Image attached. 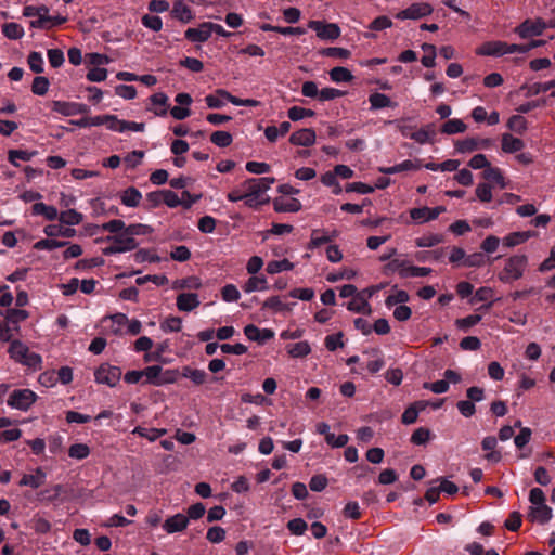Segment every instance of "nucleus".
<instances>
[{"label":"nucleus","mask_w":555,"mask_h":555,"mask_svg":"<svg viewBox=\"0 0 555 555\" xmlns=\"http://www.w3.org/2000/svg\"><path fill=\"white\" fill-rule=\"evenodd\" d=\"M27 63L29 65V68L34 73L40 74L43 72V59H42L41 53L36 52V51L30 52L27 57Z\"/></svg>","instance_id":"obj_56"},{"label":"nucleus","mask_w":555,"mask_h":555,"mask_svg":"<svg viewBox=\"0 0 555 555\" xmlns=\"http://www.w3.org/2000/svg\"><path fill=\"white\" fill-rule=\"evenodd\" d=\"M435 129L433 124H428L420 130L410 134V138L418 144L431 143L435 135Z\"/></svg>","instance_id":"obj_29"},{"label":"nucleus","mask_w":555,"mask_h":555,"mask_svg":"<svg viewBox=\"0 0 555 555\" xmlns=\"http://www.w3.org/2000/svg\"><path fill=\"white\" fill-rule=\"evenodd\" d=\"M105 241L114 243L118 248H122V253L133 250L139 245L135 238L130 237L126 230L119 234L107 236Z\"/></svg>","instance_id":"obj_16"},{"label":"nucleus","mask_w":555,"mask_h":555,"mask_svg":"<svg viewBox=\"0 0 555 555\" xmlns=\"http://www.w3.org/2000/svg\"><path fill=\"white\" fill-rule=\"evenodd\" d=\"M49 79L44 76H37L33 80L31 91L36 95H44L49 90Z\"/></svg>","instance_id":"obj_51"},{"label":"nucleus","mask_w":555,"mask_h":555,"mask_svg":"<svg viewBox=\"0 0 555 555\" xmlns=\"http://www.w3.org/2000/svg\"><path fill=\"white\" fill-rule=\"evenodd\" d=\"M201 305L198 295L195 293H181L177 297V308L180 311L190 312Z\"/></svg>","instance_id":"obj_18"},{"label":"nucleus","mask_w":555,"mask_h":555,"mask_svg":"<svg viewBox=\"0 0 555 555\" xmlns=\"http://www.w3.org/2000/svg\"><path fill=\"white\" fill-rule=\"evenodd\" d=\"M506 42L503 41H489L482 44L479 50V54L490 56H502L505 55Z\"/></svg>","instance_id":"obj_27"},{"label":"nucleus","mask_w":555,"mask_h":555,"mask_svg":"<svg viewBox=\"0 0 555 555\" xmlns=\"http://www.w3.org/2000/svg\"><path fill=\"white\" fill-rule=\"evenodd\" d=\"M480 321H481V315L480 314H469V315H467L465 318L457 319L455 321V324H456V326L460 330L466 331L469 327L478 324Z\"/></svg>","instance_id":"obj_62"},{"label":"nucleus","mask_w":555,"mask_h":555,"mask_svg":"<svg viewBox=\"0 0 555 555\" xmlns=\"http://www.w3.org/2000/svg\"><path fill=\"white\" fill-rule=\"evenodd\" d=\"M287 352L293 358L306 357L311 352L310 345L307 341H299L287 346Z\"/></svg>","instance_id":"obj_41"},{"label":"nucleus","mask_w":555,"mask_h":555,"mask_svg":"<svg viewBox=\"0 0 555 555\" xmlns=\"http://www.w3.org/2000/svg\"><path fill=\"white\" fill-rule=\"evenodd\" d=\"M547 28L546 22L542 18L526 20L515 28V33L522 39L540 36Z\"/></svg>","instance_id":"obj_6"},{"label":"nucleus","mask_w":555,"mask_h":555,"mask_svg":"<svg viewBox=\"0 0 555 555\" xmlns=\"http://www.w3.org/2000/svg\"><path fill=\"white\" fill-rule=\"evenodd\" d=\"M444 211H446V208L443 206H437L434 208H429V207L412 208L410 210V217L417 223H424V222H428V221L437 219L439 217V215Z\"/></svg>","instance_id":"obj_10"},{"label":"nucleus","mask_w":555,"mask_h":555,"mask_svg":"<svg viewBox=\"0 0 555 555\" xmlns=\"http://www.w3.org/2000/svg\"><path fill=\"white\" fill-rule=\"evenodd\" d=\"M525 143L522 140L513 137L509 133L502 134V150L505 153H516L524 149Z\"/></svg>","instance_id":"obj_28"},{"label":"nucleus","mask_w":555,"mask_h":555,"mask_svg":"<svg viewBox=\"0 0 555 555\" xmlns=\"http://www.w3.org/2000/svg\"><path fill=\"white\" fill-rule=\"evenodd\" d=\"M43 232L49 237L54 236H64V237H73L76 234V230L73 228H63L59 224H49L46 225Z\"/></svg>","instance_id":"obj_34"},{"label":"nucleus","mask_w":555,"mask_h":555,"mask_svg":"<svg viewBox=\"0 0 555 555\" xmlns=\"http://www.w3.org/2000/svg\"><path fill=\"white\" fill-rule=\"evenodd\" d=\"M36 154V152H28V151H23V150H10L9 153H8V158H9V162L17 167L18 166V163L17 160H24V162H28L31 159V157Z\"/></svg>","instance_id":"obj_45"},{"label":"nucleus","mask_w":555,"mask_h":555,"mask_svg":"<svg viewBox=\"0 0 555 555\" xmlns=\"http://www.w3.org/2000/svg\"><path fill=\"white\" fill-rule=\"evenodd\" d=\"M528 267V257L525 254H516L505 260L504 268L498 278L503 283H513L521 279Z\"/></svg>","instance_id":"obj_2"},{"label":"nucleus","mask_w":555,"mask_h":555,"mask_svg":"<svg viewBox=\"0 0 555 555\" xmlns=\"http://www.w3.org/2000/svg\"><path fill=\"white\" fill-rule=\"evenodd\" d=\"M221 296L224 301L233 302L240 299L241 294L235 285L227 284L222 287Z\"/></svg>","instance_id":"obj_60"},{"label":"nucleus","mask_w":555,"mask_h":555,"mask_svg":"<svg viewBox=\"0 0 555 555\" xmlns=\"http://www.w3.org/2000/svg\"><path fill=\"white\" fill-rule=\"evenodd\" d=\"M293 268H294L293 262H291L287 259H283V260H274V261L268 262L266 270L269 274H276L282 271L293 270Z\"/></svg>","instance_id":"obj_39"},{"label":"nucleus","mask_w":555,"mask_h":555,"mask_svg":"<svg viewBox=\"0 0 555 555\" xmlns=\"http://www.w3.org/2000/svg\"><path fill=\"white\" fill-rule=\"evenodd\" d=\"M369 102L371 104L372 111L382 109L385 107L395 108L398 105L396 102H392L388 95L379 92L372 93L369 96Z\"/></svg>","instance_id":"obj_23"},{"label":"nucleus","mask_w":555,"mask_h":555,"mask_svg":"<svg viewBox=\"0 0 555 555\" xmlns=\"http://www.w3.org/2000/svg\"><path fill=\"white\" fill-rule=\"evenodd\" d=\"M31 212L35 216L41 215L49 221H53L59 218L57 209L54 206L47 205L42 202L35 203L31 207Z\"/></svg>","instance_id":"obj_24"},{"label":"nucleus","mask_w":555,"mask_h":555,"mask_svg":"<svg viewBox=\"0 0 555 555\" xmlns=\"http://www.w3.org/2000/svg\"><path fill=\"white\" fill-rule=\"evenodd\" d=\"M52 111L60 113L64 116H74L85 114L88 112V106L81 103L66 102V101H52Z\"/></svg>","instance_id":"obj_11"},{"label":"nucleus","mask_w":555,"mask_h":555,"mask_svg":"<svg viewBox=\"0 0 555 555\" xmlns=\"http://www.w3.org/2000/svg\"><path fill=\"white\" fill-rule=\"evenodd\" d=\"M330 78L334 82H349L353 79V75L346 67H334L330 70Z\"/></svg>","instance_id":"obj_38"},{"label":"nucleus","mask_w":555,"mask_h":555,"mask_svg":"<svg viewBox=\"0 0 555 555\" xmlns=\"http://www.w3.org/2000/svg\"><path fill=\"white\" fill-rule=\"evenodd\" d=\"M409 294L405 291L400 289L397 291L395 294L389 295L385 300V305L388 308H391L395 305L404 304L409 301Z\"/></svg>","instance_id":"obj_59"},{"label":"nucleus","mask_w":555,"mask_h":555,"mask_svg":"<svg viewBox=\"0 0 555 555\" xmlns=\"http://www.w3.org/2000/svg\"><path fill=\"white\" fill-rule=\"evenodd\" d=\"M120 199L127 207H137L142 199V194L138 189L130 186L122 192Z\"/></svg>","instance_id":"obj_31"},{"label":"nucleus","mask_w":555,"mask_h":555,"mask_svg":"<svg viewBox=\"0 0 555 555\" xmlns=\"http://www.w3.org/2000/svg\"><path fill=\"white\" fill-rule=\"evenodd\" d=\"M317 135L313 129L311 128H304L300 129L289 137V142L293 145L297 146H311L315 143Z\"/></svg>","instance_id":"obj_13"},{"label":"nucleus","mask_w":555,"mask_h":555,"mask_svg":"<svg viewBox=\"0 0 555 555\" xmlns=\"http://www.w3.org/2000/svg\"><path fill=\"white\" fill-rule=\"evenodd\" d=\"M23 14L27 17H38L30 22V27L33 28H48V22L52 21V17L49 15V9L46 5H27L23 10Z\"/></svg>","instance_id":"obj_7"},{"label":"nucleus","mask_w":555,"mask_h":555,"mask_svg":"<svg viewBox=\"0 0 555 555\" xmlns=\"http://www.w3.org/2000/svg\"><path fill=\"white\" fill-rule=\"evenodd\" d=\"M315 113L312 109H307L299 106H292L288 112L287 116L293 121L301 120L306 117H313Z\"/></svg>","instance_id":"obj_52"},{"label":"nucleus","mask_w":555,"mask_h":555,"mask_svg":"<svg viewBox=\"0 0 555 555\" xmlns=\"http://www.w3.org/2000/svg\"><path fill=\"white\" fill-rule=\"evenodd\" d=\"M8 353L12 360L33 370H40L42 358L20 339H13L9 346Z\"/></svg>","instance_id":"obj_1"},{"label":"nucleus","mask_w":555,"mask_h":555,"mask_svg":"<svg viewBox=\"0 0 555 555\" xmlns=\"http://www.w3.org/2000/svg\"><path fill=\"white\" fill-rule=\"evenodd\" d=\"M206 538L211 543H220L225 538V530L219 526H214L208 529Z\"/></svg>","instance_id":"obj_63"},{"label":"nucleus","mask_w":555,"mask_h":555,"mask_svg":"<svg viewBox=\"0 0 555 555\" xmlns=\"http://www.w3.org/2000/svg\"><path fill=\"white\" fill-rule=\"evenodd\" d=\"M530 236V232H513L503 238V244L507 247H514L525 243Z\"/></svg>","instance_id":"obj_42"},{"label":"nucleus","mask_w":555,"mask_h":555,"mask_svg":"<svg viewBox=\"0 0 555 555\" xmlns=\"http://www.w3.org/2000/svg\"><path fill=\"white\" fill-rule=\"evenodd\" d=\"M28 318V312L23 309H8L5 311V321L8 323L18 324Z\"/></svg>","instance_id":"obj_57"},{"label":"nucleus","mask_w":555,"mask_h":555,"mask_svg":"<svg viewBox=\"0 0 555 555\" xmlns=\"http://www.w3.org/2000/svg\"><path fill=\"white\" fill-rule=\"evenodd\" d=\"M46 481V473L42 468H37L36 474H25L20 480V486H27L33 489H37L42 486Z\"/></svg>","instance_id":"obj_20"},{"label":"nucleus","mask_w":555,"mask_h":555,"mask_svg":"<svg viewBox=\"0 0 555 555\" xmlns=\"http://www.w3.org/2000/svg\"><path fill=\"white\" fill-rule=\"evenodd\" d=\"M308 27L314 30L317 36L322 40H335L340 36V28L334 23L310 21Z\"/></svg>","instance_id":"obj_8"},{"label":"nucleus","mask_w":555,"mask_h":555,"mask_svg":"<svg viewBox=\"0 0 555 555\" xmlns=\"http://www.w3.org/2000/svg\"><path fill=\"white\" fill-rule=\"evenodd\" d=\"M507 127L521 134L527 130V120L521 115H513L507 121Z\"/></svg>","instance_id":"obj_55"},{"label":"nucleus","mask_w":555,"mask_h":555,"mask_svg":"<svg viewBox=\"0 0 555 555\" xmlns=\"http://www.w3.org/2000/svg\"><path fill=\"white\" fill-rule=\"evenodd\" d=\"M553 516L552 508L546 503L529 507L528 519L541 525L547 524Z\"/></svg>","instance_id":"obj_12"},{"label":"nucleus","mask_w":555,"mask_h":555,"mask_svg":"<svg viewBox=\"0 0 555 555\" xmlns=\"http://www.w3.org/2000/svg\"><path fill=\"white\" fill-rule=\"evenodd\" d=\"M188 524L189 518L184 514L178 513L165 520L163 529L171 534L183 531L188 527Z\"/></svg>","instance_id":"obj_17"},{"label":"nucleus","mask_w":555,"mask_h":555,"mask_svg":"<svg viewBox=\"0 0 555 555\" xmlns=\"http://www.w3.org/2000/svg\"><path fill=\"white\" fill-rule=\"evenodd\" d=\"M121 371L117 366L102 364L94 373L95 382L99 384L115 387L120 380Z\"/></svg>","instance_id":"obj_5"},{"label":"nucleus","mask_w":555,"mask_h":555,"mask_svg":"<svg viewBox=\"0 0 555 555\" xmlns=\"http://www.w3.org/2000/svg\"><path fill=\"white\" fill-rule=\"evenodd\" d=\"M37 395L28 388L13 390L7 400V404L15 410L28 411L37 401Z\"/></svg>","instance_id":"obj_3"},{"label":"nucleus","mask_w":555,"mask_h":555,"mask_svg":"<svg viewBox=\"0 0 555 555\" xmlns=\"http://www.w3.org/2000/svg\"><path fill=\"white\" fill-rule=\"evenodd\" d=\"M217 93L222 96L224 100L229 101L230 103H232L233 105H236V106H249V107H255V106H258L259 105V102L257 100H254V99H238L232 94H230L228 91L223 90V89H218L217 90Z\"/></svg>","instance_id":"obj_35"},{"label":"nucleus","mask_w":555,"mask_h":555,"mask_svg":"<svg viewBox=\"0 0 555 555\" xmlns=\"http://www.w3.org/2000/svg\"><path fill=\"white\" fill-rule=\"evenodd\" d=\"M433 12L430 4L426 2L413 3L405 10L400 11L396 17L399 20H417L429 15Z\"/></svg>","instance_id":"obj_9"},{"label":"nucleus","mask_w":555,"mask_h":555,"mask_svg":"<svg viewBox=\"0 0 555 555\" xmlns=\"http://www.w3.org/2000/svg\"><path fill=\"white\" fill-rule=\"evenodd\" d=\"M90 454V448L85 443L72 444L68 449V455L72 459L83 460Z\"/></svg>","instance_id":"obj_49"},{"label":"nucleus","mask_w":555,"mask_h":555,"mask_svg":"<svg viewBox=\"0 0 555 555\" xmlns=\"http://www.w3.org/2000/svg\"><path fill=\"white\" fill-rule=\"evenodd\" d=\"M347 309L357 313L371 314L372 308L363 294H357L347 305Z\"/></svg>","instance_id":"obj_19"},{"label":"nucleus","mask_w":555,"mask_h":555,"mask_svg":"<svg viewBox=\"0 0 555 555\" xmlns=\"http://www.w3.org/2000/svg\"><path fill=\"white\" fill-rule=\"evenodd\" d=\"M483 178L498 183L501 189L505 188V179L502 171L496 167H488L483 172Z\"/></svg>","instance_id":"obj_53"},{"label":"nucleus","mask_w":555,"mask_h":555,"mask_svg":"<svg viewBox=\"0 0 555 555\" xmlns=\"http://www.w3.org/2000/svg\"><path fill=\"white\" fill-rule=\"evenodd\" d=\"M269 288L268 281L264 276L253 275L243 285V291L247 294L254 292H263Z\"/></svg>","instance_id":"obj_22"},{"label":"nucleus","mask_w":555,"mask_h":555,"mask_svg":"<svg viewBox=\"0 0 555 555\" xmlns=\"http://www.w3.org/2000/svg\"><path fill=\"white\" fill-rule=\"evenodd\" d=\"M466 129H467V126L463 120L454 118V119L447 120L442 125L440 131L444 134L451 135V134H456V133H463L466 131Z\"/></svg>","instance_id":"obj_33"},{"label":"nucleus","mask_w":555,"mask_h":555,"mask_svg":"<svg viewBox=\"0 0 555 555\" xmlns=\"http://www.w3.org/2000/svg\"><path fill=\"white\" fill-rule=\"evenodd\" d=\"M210 141L219 147H227L232 143L233 138L228 131H215L210 135Z\"/></svg>","instance_id":"obj_47"},{"label":"nucleus","mask_w":555,"mask_h":555,"mask_svg":"<svg viewBox=\"0 0 555 555\" xmlns=\"http://www.w3.org/2000/svg\"><path fill=\"white\" fill-rule=\"evenodd\" d=\"M143 371V377L146 378L145 383L162 386L160 382V374H162V366L159 365H152L147 366Z\"/></svg>","instance_id":"obj_40"},{"label":"nucleus","mask_w":555,"mask_h":555,"mask_svg":"<svg viewBox=\"0 0 555 555\" xmlns=\"http://www.w3.org/2000/svg\"><path fill=\"white\" fill-rule=\"evenodd\" d=\"M59 220L61 223L66 225H77L80 224L83 220V215L81 212H78L75 209H68L65 211H62L59 215Z\"/></svg>","instance_id":"obj_37"},{"label":"nucleus","mask_w":555,"mask_h":555,"mask_svg":"<svg viewBox=\"0 0 555 555\" xmlns=\"http://www.w3.org/2000/svg\"><path fill=\"white\" fill-rule=\"evenodd\" d=\"M477 150V138H465L455 143V151L461 154L472 153Z\"/></svg>","instance_id":"obj_44"},{"label":"nucleus","mask_w":555,"mask_h":555,"mask_svg":"<svg viewBox=\"0 0 555 555\" xmlns=\"http://www.w3.org/2000/svg\"><path fill=\"white\" fill-rule=\"evenodd\" d=\"M172 15L183 23H188L193 20V13L191 9L182 1H176L171 11Z\"/></svg>","instance_id":"obj_36"},{"label":"nucleus","mask_w":555,"mask_h":555,"mask_svg":"<svg viewBox=\"0 0 555 555\" xmlns=\"http://www.w3.org/2000/svg\"><path fill=\"white\" fill-rule=\"evenodd\" d=\"M185 38L192 42H205L211 36L210 22H204L196 28H188L184 34Z\"/></svg>","instance_id":"obj_15"},{"label":"nucleus","mask_w":555,"mask_h":555,"mask_svg":"<svg viewBox=\"0 0 555 555\" xmlns=\"http://www.w3.org/2000/svg\"><path fill=\"white\" fill-rule=\"evenodd\" d=\"M274 181V178L269 177L250 178L245 180L242 183V188L244 189V197L255 196L258 198H263L264 193L271 188Z\"/></svg>","instance_id":"obj_4"},{"label":"nucleus","mask_w":555,"mask_h":555,"mask_svg":"<svg viewBox=\"0 0 555 555\" xmlns=\"http://www.w3.org/2000/svg\"><path fill=\"white\" fill-rule=\"evenodd\" d=\"M426 408V403L418 401L406 408L402 414L401 421L405 425H410L416 422L420 411Z\"/></svg>","instance_id":"obj_30"},{"label":"nucleus","mask_w":555,"mask_h":555,"mask_svg":"<svg viewBox=\"0 0 555 555\" xmlns=\"http://www.w3.org/2000/svg\"><path fill=\"white\" fill-rule=\"evenodd\" d=\"M430 272H431L430 268L408 264L406 269H403V271L401 272V278L408 279V278L426 276Z\"/></svg>","instance_id":"obj_50"},{"label":"nucleus","mask_w":555,"mask_h":555,"mask_svg":"<svg viewBox=\"0 0 555 555\" xmlns=\"http://www.w3.org/2000/svg\"><path fill=\"white\" fill-rule=\"evenodd\" d=\"M3 35L9 39H20L24 36L23 27L17 23H7L2 27Z\"/></svg>","instance_id":"obj_43"},{"label":"nucleus","mask_w":555,"mask_h":555,"mask_svg":"<svg viewBox=\"0 0 555 555\" xmlns=\"http://www.w3.org/2000/svg\"><path fill=\"white\" fill-rule=\"evenodd\" d=\"M443 241L442 235L440 234H429L424 235L422 237H418L415 240V244L417 247L424 248V247H433L438 244H440Z\"/></svg>","instance_id":"obj_54"},{"label":"nucleus","mask_w":555,"mask_h":555,"mask_svg":"<svg viewBox=\"0 0 555 555\" xmlns=\"http://www.w3.org/2000/svg\"><path fill=\"white\" fill-rule=\"evenodd\" d=\"M273 206L278 212H297L301 208L300 202L296 198H276Z\"/></svg>","instance_id":"obj_26"},{"label":"nucleus","mask_w":555,"mask_h":555,"mask_svg":"<svg viewBox=\"0 0 555 555\" xmlns=\"http://www.w3.org/2000/svg\"><path fill=\"white\" fill-rule=\"evenodd\" d=\"M430 438V430L425 427L417 428L411 436V442L416 446L425 444Z\"/></svg>","instance_id":"obj_61"},{"label":"nucleus","mask_w":555,"mask_h":555,"mask_svg":"<svg viewBox=\"0 0 555 555\" xmlns=\"http://www.w3.org/2000/svg\"><path fill=\"white\" fill-rule=\"evenodd\" d=\"M552 89H555V79L546 82H535L528 87L527 95H538L543 92H547Z\"/></svg>","instance_id":"obj_48"},{"label":"nucleus","mask_w":555,"mask_h":555,"mask_svg":"<svg viewBox=\"0 0 555 555\" xmlns=\"http://www.w3.org/2000/svg\"><path fill=\"white\" fill-rule=\"evenodd\" d=\"M337 235H338V232L336 230H334L332 233H327L323 230H313L311 233V241H310L309 247L317 248L323 244L330 243Z\"/></svg>","instance_id":"obj_21"},{"label":"nucleus","mask_w":555,"mask_h":555,"mask_svg":"<svg viewBox=\"0 0 555 555\" xmlns=\"http://www.w3.org/2000/svg\"><path fill=\"white\" fill-rule=\"evenodd\" d=\"M68 245L67 242L56 241L53 238H44L35 243L34 248L37 250H53Z\"/></svg>","instance_id":"obj_46"},{"label":"nucleus","mask_w":555,"mask_h":555,"mask_svg":"<svg viewBox=\"0 0 555 555\" xmlns=\"http://www.w3.org/2000/svg\"><path fill=\"white\" fill-rule=\"evenodd\" d=\"M420 168H421L420 160L414 162L411 159H406V160H403L402 163L397 164L395 166L380 168V171L386 175H395V173H399L402 171L417 170Z\"/></svg>","instance_id":"obj_25"},{"label":"nucleus","mask_w":555,"mask_h":555,"mask_svg":"<svg viewBox=\"0 0 555 555\" xmlns=\"http://www.w3.org/2000/svg\"><path fill=\"white\" fill-rule=\"evenodd\" d=\"M132 434L138 435L140 437L146 438L150 441H155L158 438L163 437L167 434L165 428H144L141 426H137Z\"/></svg>","instance_id":"obj_32"},{"label":"nucleus","mask_w":555,"mask_h":555,"mask_svg":"<svg viewBox=\"0 0 555 555\" xmlns=\"http://www.w3.org/2000/svg\"><path fill=\"white\" fill-rule=\"evenodd\" d=\"M244 334L249 340L257 341L258 344H264L274 337V332L272 330H260L254 324L246 325L244 328Z\"/></svg>","instance_id":"obj_14"},{"label":"nucleus","mask_w":555,"mask_h":555,"mask_svg":"<svg viewBox=\"0 0 555 555\" xmlns=\"http://www.w3.org/2000/svg\"><path fill=\"white\" fill-rule=\"evenodd\" d=\"M151 102L153 105L162 107L160 111H155L156 115L165 116L167 114L168 96L165 93L158 92V93L153 94L151 96Z\"/></svg>","instance_id":"obj_58"},{"label":"nucleus","mask_w":555,"mask_h":555,"mask_svg":"<svg viewBox=\"0 0 555 555\" xmlns=\"http://www.w3.org/2000/svg\"><path fill=\"white\" fill-rule=\"evenodd\" d=\"M142 24L151 29V30H154V31H159L162 29V26H163V22H162V18L157 15H144L142 17Z\"/></svg>","instance_id":"obj_64"}]
</instances>
